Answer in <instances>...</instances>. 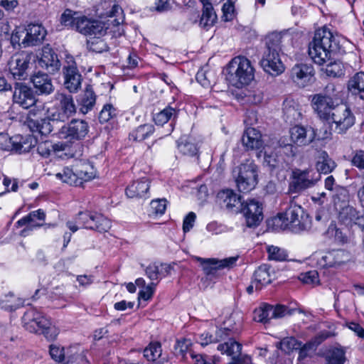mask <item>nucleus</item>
<instances>
[{"instance_id": "680f3d73", "label": "nucleus", "mask_w": 364, "mask_h": 364, "mask_svg": "<svg viewBox=\"0 0 364 364\" xmlns=\"http://www.w3.org/2000/svg\"><path fill=\"white\" fill-rule=\"evenodd\" d=\"M152 213L158 215H162L164 213L166 208V199H156L153 200L150 203Z\"/></svg>"}, {"instance_id": "4d7b16f0", "label": "nucleus", "mask_w": 364, "mask_h": 364, "mask_svg": "<svg viewBox=\"0 0 364 364\" xmlns=\"http://www.w3.org/2000/svg\"><path fill=\"white\" fill-rule=\"evenodd\" d=\"M280 150L282 154H284L288 158H293L296 154V148L289 142V140L285 137H282L279 141Z\"/></svg>"}, {"instance_id": "0e129e2a", "label": "nucleus", "mask_w": 364, "mask_h": 364, "mask_svg": "<svg viewBox=\"0 0 364 364\" xmlns=\"http://www.w3.org/2000/svg\"><path fill=\"white\" fill-rule=\"evenodd\" d=\"M264 94L260 90H254L247 95V100L253 105H259L262 102Z\"/></svg>"}, {"instance_id": "c03bdc74", "label": "nucleus", "mask_w": 364, "mask_h": 364, "mask_svg": "<svg viewBox=\"0 0 364 364\" xmlns=\"http://www.w3.org/2000/svg\"><path fill=\"white\" fill-rule=\"evenodd\" d=\"M272 305L264 304L254 311V320L257 322L266 323L272 319Z\"/></svg>"}, {"instance_id": "79ce46f5", "label": "nucleus", "mask_w": 364, "mask_h": 364, "mask_svg": "<svg viewBox=\"0 0 364 364\" xmlns=\"http://www.w3.org/2000/svg\"><path fill=\"white\" fill-rule=\"evenodd\" d=\"M178 149L183 155L194 156L197 154L198 149L196 144L188 136H182L178 141Z\"/></svg>"}, {"instance_id": "a878e982", "label": "nucleus", "mask_w": 364, "mask_h": 364, "mask_svg": "<svg viewBox=\"0 0 364 364\" xmlns=\"http://www.w3.org/2000/svg\"><path fill=\"white\" fill-rule=\"evenodd\" d=\"M217 200L222 207L229 210H232L233 208H236L237 210H241L245 202L242 201L240 196H237L230 189L220 191L217 195Z\"/></svg>"}, {"instance_id": "39448f33", "label": "nucleus", "mask_w": 364, "mask_h": 364, "mask_svg": "<svg viewBox=\"0 0 364 364\" xmlns=\"http://www.w3.org/2000/svg\"><path fill=\"white\" fill-rule=\"evenodd\" d=\"M254 77V68L250 61L245 57L233 58L226 68V80L237 88L249 85Z\"/></svg>"}, {"instance_id": "393cba45", "label": "nucleus", "mask_w": 364, "mask_h": 364, "mask_svg": "<svg viewBox=\"0 0 364 364\" xmlns=\"http://www.w3.org/2000/svg\"><path fill=\"white\" fill-rule=\"evenodd\" d=\"M223 0H200L203 4V14L200 20V26L208 29L216 22L218 18L213 6L220 4Z\"/></svg>"}, {"instance_id": "72a5a7b5", "label": "nucleus", "mask_w": 364, "mask_h": 364, "mask_svg": "<svg viewBox=\"0 0 364 364\" xmlns=\"http://www.w3.org/2000/svg\"><path fill=\"white\" fill-rule=\"evenodd\" d=\"M347 89L353 95H358L364 100V72H358L351 77L348 81Z\"/></svg>"}, {"instance_id": "de8ad7c7", "label": "nucleus", "mask_w": 364, "mask_h": 364, "mask_svg": "<svg viewBox=\"0 0 364 364\" xmlns=\"http://www.w3.org/2000/svg\"><path fill=\"white\" fill-rule=\"evenodd\" d=\"M161 354V343L159 342L151 343L144 350V356L149 361H154Z\"/></svg>"}, {"instance_id": "e2e57ef3", "label": "nucleus", "mask_w": 364, "mask_h": 364, "mask_svg": "<svg viewBox=\"0 0 364 364\" xmlns=\"http://www.w3.org/2000/svg\"><path fill=\"white\" fill-rule=\"evenodd\" d=\"M272 314L273 318H282L286 315L291 314V311L289 310L286 306L277 304L275 306L272 305Z\"/></svg>"}, {"instance_id": "09e8293b", "label": "nucleus", "mask_w": 364, "mask_h": 364, "mask_svg": "<svg viewBox=\"0 0 364 364\" xmlns=\"http://www.w3.org/2000/svg\"><path fill=\"white\" fill-rule=\"evenodd\" d=\"M154 127L149 124H145L141 125L136 128V129L132 134V136L134 138L135 141H143L145 139L149 134L153 133Z\"/></svg>"}, {"instance_id": "f8f14e48", "label": "nucleus", "mask_w": 364, "mask_h": 364, "mask_svg": "<svg viewBox=\"0 0 364 364\" xmlns=\"http://www.w3.org/2000/svg\"><path fill=\"white\" fill-rule=\"evenodd\" d=\"M294 181L289 185V191L298 193L314 186L319 180V175L312 170H299L293 171Z\"/></svg>"}, {"instance_id": "b1692460", "label": "nucleus", "mask_w": 364, "mask_h": 364, "mask_svg": "<svg viewBox=\"0 0 364 364\" xmlns=\"http://www.w3.org/2000/svg\"><path fill=\"white\" fill-rule=\"evenodd\" d=\"M290 141L299 146H305L311 143L316 133L311 127L306 129L304 127L295 126L290 129Z\"/></svg>"}, {"instance_id": "20e7f679", "label": "nucleus", "mask_w": 364, "mask_h": 364, "mask_svg": "<svg viewBox=\"0 0 364 364\" xmlns=\"http://www.w3.org/2000/svg\"><path fill=\"white\" fill-rule=\"evenodd\" d=\"M23 327L31 333L43 334L48 340H53L58 336L59 331L52 324L50 318L36 309H29L23 317Z\"/></svg>"}, {"instance_id": "e433bc0d", "label": "nucleus", "mask_w": 364, "mask_h": 364, "mask_svg": "<svg viewBox=\"0 0 364 364\" xmlns=\"http://www.w3.org/2000/svg\"><path fill=\"white\" fill-rule=\"evenodd\" d=\"M269 265L262 264L255 270L253 282L255 283L256 290H260L263 285L271 283L272 278L269 272Z\"/></svg>"}, {"instance_id": "dca6fc26", "label": "nucleus", "mask_w": 364, "mask_h": 364, "mask_svg": "<svg viewBox=\"0 0 364 364\" xmlns=\"http://www.w3.org/2000/svg\"><path fill=\"white\" fill-rule=\"evenodd\" d=\"M292 158H288L281 151L264 154V163L269 168L272 173L276 174L287 171L290 168Z\"/></svg>"}, {"instance_id": "c9c22d12", "label": "nucleus", "mask_w": 364, "mask_h": 364, "mask_svg": "<svg viewBox=\"0 0 364 364\" xmlns=\"http://www.w3.org/2000/svg\"><path fill=\"white\" fill-rule=\"evenodd\" d=\"M350 198L349 191L346 188L341 186L335 188L332 199L334 208L337 211L350 205Z\"/></svg>"}, {"instance_id": "cd10ccee", "label": "nucleus", "mask_w": 364, "mask_h": 364, "mask_svg": "<svg viewBox=\"0 0 364 364\" xmlns=\"http://www.w3.org/2000/svg\"><path fill=\"white\" fill-rule=\"evenodd\" d=\"M330 336L329 332H321L309 342L299 348V359L304 360L311 356L316 350L317 347Z\"/></svg>"}, {"instance_id": "4c0bfd02", "label": "nucleus", "mask_w": 364, "mask_h": 364, "mask_svg": "<svg viewBox=\"0 0 364 364\" xmlns=\"http://www.w3.org/2000/svg\"><path fill=\"white\" fill-rule=\"evenodd\" d=\"M359 213L353 206L348 205L338 211V218L342 224L346 226H352L358 218Z\"/></svg>"}, {"instance_id": "864d4df0", "label": "nucleus", "mask_w": 364, "mask_h": 364, "mask_svg": "<svg viewBox=\"0 0 364 364\" xmlns=\"http://www.w3.org/2000/svg\"><path fill=\"white\" fill-rule=\"evenodd\" d=\"M280 349L287 353H289L293 350L299 349L301 343L299 342L294 337H287L282 340L279 343Z\"/></svg>"}, {"instance_id": "5701e85b", "label": "nucleus", "mask_w": 364, "mask_h": 364, "mask_svg": "<svg viewBox=\"0 0 364 364\" xmlns=\"http://www.w3.org/2000/svg\"><path fill=\"white\" fill-rule=\"evenodd\" d=\"M28 57L23 54L14 55L9 63V70L14 78L25 79L27 76L26 70L28 67Z\"/></svg>"}, {"instance_id": "3c124183", "label": "nucleus", "mask_w": 364, "mask_h": 364, "mask_svg": "<svg viewBox=\"0 0 364 364\" xmlns=\"http://www.w3.org/2000/svg\"><path fill=\"white\" fill-rule=\"evenodd\" d=\"M267 253L270 260L282 262L287 260L288 257L284 250L274 245L267 247Z\"/></svg>"}, {"instance_id": "bb28decb", "label": "nucleus", "mask_w": 364, "mask_h": 364, "mask_svg": "<svg viewBox=\"0 0 364 364\" xmlns=\"http://www.w3.org/2000/svg\"><path fill=\"white\" fill-rule=\"evenodd\" d=\"M246 150H259L263 147L264 142L261 133L255 128L248 127L241 139Z\"/></svg>"}, {"instance_id": "69168bd1", "label": "nucleus", "mask_w": 364, "mask_h": 364, "mask_svg": "<svg viewBox=\"0 0 364 364\" xmlns=\"http://www.w3.org/2000/svg\"><path fill=\"white\" fill-rule=\"evenodd\" d=\"M351 162L357 168L364 169V150L356 151Z\"/></svg>"}, {"instance_id": "6e6d98bb", "label": "nucleus", "mask_w": 364, "mask_h": 364, "mask_svg": "<svg viewBox=\"0 0 364 364\" xmlns=\"http://www.w3.org/2000/svg\"><path fill=\"white\" fill-rule=\"evenodd\" d=\"M174 113H176V110L172 107H168L165 108L154 118L155 123L158 125H163L170 119Z\"/></svg>"}, {"instance_id": "a19ab883", "label": "nucleus", "mask_w": 364, "mask_h": 364, "mask_svg": "<svg viewBox=\"0 0 364 364\" xmlns=\"http://www.w3.org/2000/svg\"><path fill=\"white\" fill-rule=\"evenodd\" d=\"M66 146L67 145L64 143L53 145L50 141H46L38 144L37 151L41 156L48 157L53 150L63 151Z\"/></svg>"}, {"instance_id": "49530a36", "label": "nucleus", "mask_w": 364, "mask_h": 364, "mask_svg": "<svg viewBox=\"0 0 364 364\" xmlns=\"http://www.w3.org/2000/svg\"><path fill=\"white\" fill-rule=\"evenodd\" d=\"M324 70L326 75L330 77H339L344 75L343 65L340 61H331L326 65Z\"/></svg>"}, {"instance_id": "f257e3e1", "label": "nucleus", "mask_w": 364, "mask_h": 364, "mask_svg": "<svg viewBox=\"0 0 364 364\" xmlns=\"http://www.w3.org/2000/svg\"><path fill=\"white\" fill-rule=\"evenodd\" d=\"M344 52L337 38L326 28L316 31L314 39L309 46V56L315 63L320 65L336 59V55Z\"/></svg>"}, {"instance_id": "7c9ffc66", "label": "nucleus", "mask_w": 364, "mask_h": 364, "mask_svg": "<svg viewBox=\"0 0 364 364\" xmlns=\"http://www.w3.org/2000/svg\"><path fill=\"white\" fill-rule=\"evenodd\" d=\"M77 102L80 111L83 114H87L93 108L96 102V95L91 85H87L79 95Z\"/></svg>"}, {"instance_id": "bf43d9fd", "label": "nucleus", "mask_w": 364, "mask_h": 364, "mask_svg": "<svg viewBox=\"0 0 364 364\" xmlns=\"http://www.w3.org/2000/svg\"><path fill=\"white\" fill-rule=\"evenodd\" d=\"M115 115V109L112 105L107 104L104 105L99 114V120L101 123H105Z\"/></svg>"}, {"instance_id": "ddd939ff", "label": "nucleus", "mask_w": 364, "mask_h": 364, "mask_svg": "<svg viewBox=\"0 0 364 364\" xmlns=\"http://www.w3.org/2000/svg\"><path fill=\"white\" fill-rule=\"evenodd\" d=\"M238 257H230L223 259L215 258L205 259L196 256L193 257L195 261L199 262L200 266L207 276L215 275L218 269L233 267Z\"/></svg>"}, {"instance_id": "f3484780", "label": "nucleus", "mask_w": 364, "mask_h": 364, "mask_svg": "<svg viewBox=\"0 0 364 364\" xmlns=\"http://www.w3.org/2000/svg\"><path fill=\"white\" fill-rule=\"evenodd\" d=\"M14 88V103L19 105L24 109H28L36 104V97L30 87L23 82H16Z\"/></svg>"}, {"instance_id": "4468645a", "label": "nucleus", "mask_w": 364, "mask_h": 364, "mask_svg": "<svg viewBox=\"0 0 364 364\" xmlns=\"http://www.w3.org/2000/svg\"><path fill=\"white\" fill-rule=\"evenodd\" d=\"M243 213L247 226L249 228L257 227L263 220V206L259 200L255 199H248L241 208Z\"/></svg>"}, {"instance_id": "a18cd8bd", "label": "nucleus", "mask_w": 364, "mask_h": 364, "mask_svg": "<svg viewBox=\"0 0 364 364\" xmlns=\"http://www.w3.org/2000/svg\"><path fill=\"white\" fill-rule=\"evenodd\" d=\"M282 36L278 33H272L265 38V50L279 53L281 50Z\"/></svg>"}, {"instance_id": "412c9836", "label": "nucleus", "mask_w": 364, "mask_h": 364, "mask_svg": "<svg viewBox=\"0 0 364 364\" xmlns=\"http://www.w3.org/2000/svg\"><path fill=\"white\" fill-rule=\"evenodd\" d=\"M38 65L50 74L58 71L61 65L58 55L49 45L43 47Z\"/></svg>"}, {"instance_id": "13d9d810", "label": "nucleus", "mask_w": 364, "mask_h": 364, "mask_svg": "<svg viewBox=\"0 0 364 364\" xmlns=\"http://www.w3.org/2000/svg\"><path fill=\"white\" fill-rule=\"evenodd\" d=\"M222 11V18L225 21H230L235 17V6L231 0H228V2L223 4Z\"/></svg>"}, {"instance_id": "58836bf2", "label": "nucleus", "mask_w": 364, "mask_h": 364, "mask_svg": "<svg viewBox=\"0 0 364 364\" xmlns=\"http://www.w3.org/2000/svg\"><path fill=\"white\" fill-rule=\"evenodd\" d=\"M75 170L76 176L78 178V186H81L82 184V181H90L94 178L96 176V171L90 162L81 163Z\"/></svg>"}, {"instance_id": "9b49d317", "label": "nucleus", "mask_w": 364, "mask_h": 364, "mask_svg": "<svg viewBox=\"0 0 364 364\" xmlns=\"http://www.w3.org/2000/svg\"><path fill=\"white\" fill-rule=\"evenodd\" d=\"M76 220L82 223L85 228L95 230L100 232H107L111 228L110 221L102 215L97 213L80 212Z\"/></svg>"}, {"instance_id": "5fc2aeb1", "label": "nucleus", "mask_w": 364, "mask_h": 364, "mask_svg": "<svg viewBox=\"0 0 364 364\" xmlns=\"http://www.w3.org/2000/svg\"><path fill=\"white\" fill-rule=\"evenodd\" d=\"M282 109L287 119H295L299 114L292 99H287L284 101Z\"/></svg>"}, {"instance_id": "9d476101", "label": "nucleus", "mask_w": 364, "mask_h": 364, "mask_svg": "<svg viewBox=\"0 0 364 364\" xmlns=\"http://www.w3.org/2000/svg\"><path fill=\"white\" fill-rule=\"evenodd\" d=\"M89 132V126L83 119H72L69 123L60 126L57 134L59 138L69 141L82 140Z\"/></svg>"}, {"instance_id": "37998d69", "label": "nucleus", "mask_w": 364, "mask_h": 364, "mask_svg": "<svg viewBox=\"0 0 364 364\" xmlns=\"http://www.w3.org/2000/svg\"><path fill=\"white\" fill-rule=\"evenodd\" d=\"M326 359V364H343L346 360L345 351L342 348H332L328 350Z\"/></svg>"}, {"instance_id": "2f4dec72", "label": "nucleus", "mask_w": 364, "mask_h": 364, "mask_svg": "<svg viewBox=\"0 0 364 364\" xmlns=\"http://www.w3.org/2000/svg\"><path fill=\"white\" fill-rule=\"evenodd\" d=\"M316 167L318 175L319 173L328 174L335 169L336 164L326 151H320L316 156Z\"/></svg>"}, {"instance_id": "4be33fe9", "label": "nucleus", "mask_w": 364, "mask_h": 364, "mask_svg": "<svg viewBox=\"0 0 364 364\" xmlns=\"http://www.w3.org/2000/svg\"><path fill=\"white\" fill-rule=\"evenodd\" d=\"M314 75V68L311 65L304 63L294 65L290 71V77L292 80L302 87L310 82Z\"/></svg>"}, {"instance_id": "7ed1b4c3", "label": "nucleus", "mask_w": 364, "mask_h": 364, "mask_svg": "<svg viewBox=\"0 0 364 364\" xmlns=\"http://www.w3.org/2000/svg\"><path fill=\"white\" fill-rule=\"evenodd\" d=\"M280 223H284V228H289L294 231L308 230L311 228V220L308 213L295 200V198L290 199L285 212L279 214L273 219V223L279 225Z\"/></svg>"}, {"instance_id": "6ab92c4d", "label": "nucleus", "mask_w": 364, "mask_h": 364, "mask_svg": "<svg viewBox=\"0 0 364 364\" xmlns=\"http://www.w3.org/2000/svg\"><path fill=\"white\" fill-rule=\"evenodd\" d=\"M25 36L21 43L23 48L38 46L43 41L46 31L38 23H30L25 28Z\"/></svg>"}, {"instance_id": "c756f323", "label": "nucleus", "mask_w": 364, "mask_h": 364, "mask_svg": "<svg viewBox=\"0 0 364 364\" xmlns=\"http://www.w3.org/2000/svg\"><path fill=\"white\" fill-rule=\"evenodd\" d=\"M269 56V51L264 53L260 61L261 66L264 70L272 75H278L283 73L284 67L281 59L275 58L274 56H273V59H270Z\"/></svg>"}, {"instance_id": "8fccbe9b", "label": "nucleus", "mask_w": 364, "mask_h": 364, "mask_svg": "<svg viewBox=\"0 0 364 364\" xmlns=\"http://www.w3.org/2000/svg\"><path fill=\"white\" fill-rule=\"evenodd\" d=\"M56 177L64 183L70 185L78 186V178L76 176V171L73 172L69 168H65L62 172L56 173Z\"/></svg>"}, {"instance_id": "6e6552de", "label": "nucleus", "mask_w": 364, "mask_h": 364, "mask_svg": "<svg viewBox=\"0 0 364 364\" xmlns=\"http://www.w3.org/2000/svg\"><path fill=\"white\" fill-rule=\"evenodd\" d=\"M57 101L55 107L49 111L51 120L57 122L58 124L65 123L73 114L76 112V107L72 95L58 92L55 95Z\"/></svg>"}, {"instance_id": "f03ea898", "label": "nucleus", "mask_w": 364, "mask_h": 364, "mask_svg": "<svg viewBox=\"0 0 364 364\" xmlns=\"http://www.w3.org/2000/svg\"><path fill=\"white\" fill-rule=\"evenodd\" d=\"M107 21L88 18L82 16L77 21V31L90 38L105 36L110 25L119 26L124 21L123 11L118 5H113Z\"/></svg>"}, {"instance_id": "a211bd4d", "label": "nucleus", "mask_w": 364, "mask_h": 364, "mask_svg": "<svg viewBox=\"0 0 364 364\" xmlns=\"http://www.w3.org/2000/svg\"><path fill=\"white\" fill-rule=\"evenodd\" d=\"M64 85L70 92H76L80 87L82 76L80 74L76 63L71 58L63 68Z\"/></svg>"}, {"instance_id": "0eeeda50", "label": "nucleus", "mask_w": 364, "mask_h": 364, "mask_svg": "<svg viewBox=\"0 0 364 364\" xmlns=\"http://www.w3.org/2000/svg\"><path fill=\"white\" fill-rule=\"evenodd\" d=\"M335 90V85L329 83L326 86L323 93L316 94L311 96V107L321 119L326 121L331 119L333 113L332 110L336 107L333 99Z\"/></svg>"}, {"instance_id": "2eb2a0df", "label": "nucleus", "mask_w": 364, "mask_h": 364, "mask_svg": "<svg viewBox=\"0 0 364 364\" xmlns=\"http://www.w3.org/2000/svg\"><path fill=\"white\" fill-rule=\"evenodd\" d=\"M19 136L10 137L6 133H0V149L4 151H15L18 153L28 152L34 146L33 137L29 136L23 141Z\"/></svg>"}, {"instance_id": "f704fd0d", "label": "nucleus", "mask_w": 364, "mask_h": 364, "mask_svg": "<svg viewBox=\"0 0 364 364\" xmlns=\"http://www.w3.org/2000/svg\"><path fill=\"white\" fill-rule=\"evenodd\" d=\"M346 255L345 252L342 250H332L326 253L321 260L320 263L324 267H332L339 266L345 263Z\"/></svg>"}, {"instance_id": "473e14b6", "label": "nucleus", "mask_w": 364, "mask_h": 364, "mask_svg": "<svg viewBox=\"0 0 364 364\" xmlns=\"http://www.w3.org/2000/svg\"><path fill=\"white\" fill-rule=\"evenodd\" d=\"M149 181L146 178H142L134 181L126 188V194L129 198L143 197L149 189Z\"/></svg>"}, {"instance_id": "1a4fd4ad", "label": "nucleus", "mask_w": 364, "mask_h": 364, "mask_svg": "<svg viewBox=\"0 0 364 364\" xmlns=\"http://www.w3.org/2000/svg\"><path fill=\"white\" fill-rule=\"evenodd\" d=\"M41 112L31 109L28 112L26 117V124L32 132H38L41 135L47 136L53 131L58 132L60 128L57 122L51 120L50 114L48 117L41 118L38 115Z\"/></svg>"}, {"instance_id": "423d86ee", "label": "nucleus", "mask_w": 364, "mask_h": 364, "mask_svg": "<svg viewBox=\"0 0 364 364\" xmlns=\"http://www.w3.org/2000/svg\"><path fill=\"white\" fill-rule=\"evenodd\" d=\"M237 188L241 193H248L258 183V168L253 162L247 161L235 168L232 171Z\"/></svg>"}, {"instance_id": "052dcab7", "label": "nucleus", "mask_w": 364, "mask_h": 364, "mask_svg": "<svg viewBox=\"0 0 364 364\" xmlns=\"http://www.w3.org/2000/svg\"><path fill=\"white\" fill-rule=\"evenodd\" d=\"M299 279L304 284H317L319 282L318 274L316 271H309L306 273H301Z\"/></svg>"}, {"instance_id": "338daca9", "label": "nucleus", "mask_w": 364, "mask_h": 364, "mask_svg": "<svg viewBox=\"0 0 364 364\" xmlns=\"http://www.w3.org/2000/svg\"><path fill=\"white\" fill-rule=\"evenodd\" d=\"M63 364H89V363L83 355L73 354L68 356L67 361Z\"/></svg>"}, {"instance_id": "ea45409f", "label": "nucleus", "mask_w": 364, "mask_h": 364, "mask_svg": "<svg viewBox=\"0 0 364 364\" xmlns=\"http://www.w3.org/2000/svg\"><path fill=\"white\" fill-rule=\"evenodd\" d=\"M105 36H90L87 38V48L95 53H102L108 50V46L103 39Z\"/></svg>"}, {"instance_id": "603ef678", "label": "nucleus", "mask_w": 364, "mask_h": 364, "mask_svg": "<svg viewBox=\"0 0 364 364\" xmlns=\"http://www.w3.org/2000/svg\"><path fill=\"white\" fill-rule=\"evenodd\" d=\"M75 13L70 9H66L60 17V22L65 26H70L77 31V21L80 18V16H74Z\"/></svg>"}, {"instance_id": "aec40b11", "label": "nucleus", "mask_w": 364, "mask_h": 364, "mask_svg": "<svg viewBox=\"0 0 364 364\" xmlns=\"http://www.w3.org/2000/svg\"><path fill=\"white\" fill-rule=\"evenodd\" d=\"M331 119L336 124L338 134L345 133L355 123V117L347 107L338 108L336 112H333Z\"/></svg>"}, {"instance_id": "c85d7f7f", "label": "nucleus", "mask_w": 364, "mask_h": 364, "mask_svg": "<svg viewBox=\"0 0 364 364\" xmlns=\"http://www.w3.org/2000/svg\"><path fill=\"white\" fill-rule=\"evenodd\" d=\"M31 81L39 95H49L53 90L51 78L46 73H37L31 77Z\"/></svg>"}, {"instance_id": "774afa93", "label": "nucleus", "mask_w": 364, "mask_h": 364, "mask_svg": "<svg viewBox=\"0 0 364 364\" xmlns=\"http://www.w3.org/2000/svg\"><path fill=\"white\" fill-rule=\"evenodd\" d=\"M146 274L152 281L157 280L160 276L159 267L156 264H150L146 268Z\"/></svg>"}]
</instances>
